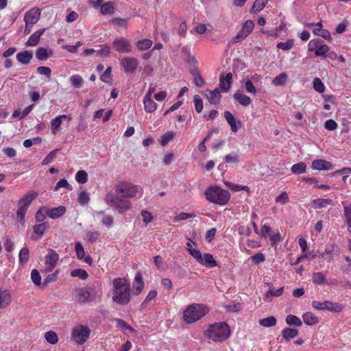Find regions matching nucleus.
I'll return each mask as SVG.
<instances>
[{"label":"nucleus","instance_id":"f257e3e1","mask_svg":"<svg viewBox=\"0 0 351 351\" xmlns=\"http://www.w3.org/2000/svg\"><path fill=\"white\" fill-rule=\"evenodd\" d=\"M112 285V300L120 305L128 304L131 299L130 282L125 278H117Z\"/></svg>","mask_w":351,"mask_h":351},{"label":"nucleus","instance_id":"f03ea898","mask_svg":"<svg viewBox=\"0 0 351 351\" xmlns=\"http://www.w3.org/2000/svg\"><path fill=\"white\" fill-rule=\"evenodd\" d=\"M204 335L214 342H222L230 337V329L226 322H216L208 326Z\"/></svg>","mask_w":351,"mask_h":351},{"label":"nucleus","instance_id":"7ed1b4c3","mask_svg":"<svg viewBox=\"0 0 351 351\" xmlns=\"http://www.w3.org/2000/svg\"><path fill=\"white\" fill-rule=\"evenodd\" d=\"M207 306L202 304H191L183 311V320L186 324H193L205 316L208 313Z\"/></svg>","mask_w":351,"mask_h":351},{"label":"nucleus","instance_id":"20e7f679","mask_svg":"<svg viewBox=\"0 0 351 351\" xmlns=\"http://www.w3.org/2000/svg\"><path fill=\"white\" fill-rule=\"evenodd\" d=\"M206 199L212 203L223 206L230 200V193L217 186H210L204 192Z\"/></svg>","mask_w":351,"mask_h":351},{"label":"nucleus","instance_id":"39448f33","mask_svg":"<svg viewBox=\"0 0 351 351\" xmlns=\"http://www.w3.org/2000/svg\"><path fill=\"white\" fill-rule=\"evenodd\" d=\"M104 199L108 205L117 210L119 214H124L132 208V204L129 199L117 194L108 193Z\"/></svg>","mask_w":351,"mask_h":351},{"label":"nucleus","instance_id":"423d86ee","mask_svg":"<svg viewBox=\"0 0 351 351\" xmlns=\"http://www.w3.org/2000/svg\"><path fill=\"white\" fill-rule=\"evenodd\" d=\"M38 195V194L37 192L32 191L26 193L23 197L19 201V208L16 212V215L21 223L25 221V216L27 208L31 204L32 202L37 197Z\"/></svg>","mask_w":351,"mask_h":351},{"label":"nucleus","instance_id":"0eeeda50","mask_svg":"<svg viewBox=\"0 0 351 351\" xmlns=\"http://www.w3.org/2000/svg\"><path fill=\"white\" fill-rule=\"evenodd\" d=\"M116 194L125 199L134 197L138 191V187L132 183L122 182L114 186Z\"/></svg>","mask_w":351,"mask_h":351},{"label":"nucleus","instance_id":"6e6552de","mask_svg":"<svg viewBox=\"0 0 351 351\" xmlns=\"http://www.w3.org/2000/svg\"><path fill=\"white\" fill-rule=\"evenodd\" d=\"M91 330L87 326L78 324L72 329L71 338L79 345L84 344L90 337Z\"/></svg>","mask_w":351,"mask_h":351},{"label":"nucleus","instance_id":"1a4fd4ad","mask_svg":"<svg viewBox=\"0 0 351 351\" xmlns=\"http://www.w3.org/2000/svg\"><path fill=\"white\" fill-rule=\"evenodd\" d=\"M311 305L313 308L318 311L327 310L330 312L340 313L343 309V306L338 302H332L331 301L319 302L314 300L312 302Z\"/></svg>","mask_w":351,"mask_h":351},{"label":"nucleus","instance_id":"9d476101","mask_svg":"<svg viewBox=\"0 0 351 351\" xmlns=\"http://www.w3.org/2000/svg\"><path fill=\"white\" fill-rule=\"evenodd\" d=\"M329 49V47L319 38L313 39L308 44V50L314 51L316 56L326 57Z\"/></svg>","mask_w":351,"mask_h":351},{"label":"nucleus","instance_id":"9b49d317","mask_svg":"<svg viewBox=\"0 0 351 351\" xmlns=\"http://www.w3.org/2000/svg\"><path fill=\"white\" fill-rule=\"evenodd\" d=\"M112 47L119 53H129L132 51L130 40L124 37L117 38L112 43Z\"/></svg>","mask_w":351,"mask_h":351},{"label":"nucleus","instance_id":"f8f14e48","mask_svg":"<svg viewBox=\"0 0 351 351\" xmlns=\"http://www.w3.org/2000/svg\"><path fill=\"white\" fill-rule=\"evenodd\" d=\"M77 300L81 304L88 303L95 299L93 289L91 287L81 288L77 290Z\"/></svg>","mask_w":351,"mask_h":351},{"label":"nucleus","instance_id":"ddd939ff","mask_svg":"<svg viewBox=\"0 0 351 351\" xmlns=\"http://www.w3.org/2000/svg\"><path fill=\"white\" fill-rule=\"evenodd\" d=\"M120 64L126 73H133L135 72L138 62L136 58L134 57H124L120 60Z\"/></svg>","mask_w":351,"mask_h":351},{"label":"nucleus","instance_id":"4468645a","mask_svg":"<svg viewBox=\"0 0 351 351\" xmlns=\"http://www.w3.org/2000/svg\"><path fill=\"white\" fill-rule=\"evenodd\" d=\"M59 254L53 250H50L49 254L45 257V265L46 270L51 271L56 266L59 260Z\"/></svg>","mask_w":351,"mask_h":351},{"label":"nucleus","instance_id":"2eb2a0df","mask_svg":"<svg viewBox=\"0 0 351 351\" xmlns=\"http://www.w3.org/2000/svg\"><path fill=\"white\" fill-rule=\"evenodd\" d=\"M40 17V10L38 8H33L25 14L24 21L27 25H34L38 21Z\"/></svg>","mask_w":351,"mask_h":351},{"label":"nucleus","instance_id":"dca6fc26","mask_svg":"<svg viewBox=\"0 0 351 351\" xmlns=\"http://www.w3.org/2000/svg\"><path fill=\"white\" fill-rule=\"evenodd\" d=\"M232 83V74L229 72L225 75L221 74L219 76V87L223 92H228Z\"/></svg>","mask_w":351,"mask_h":351},{"label":"nucleus","instance_id":"f3484780","mask_svg":"<svg viewBox=\"0 0 351 351\" xmlns=\"http://www.w3.org/2000/svg\"><path fill=\"white\" fill-rule=\"evenodd\" d=\"M333 167L330 162L326 161L324 159H316L312 162L311 168L315 170L323 171L330 170Z\"/></svg>","mask_w":351,"mask_h":351},{"label":"nucleus","instance_id":"a211bd4d","mask_svg":"<svg viewBox=\"0 0 351 351\" xmlns=\"http://www.w3.org/2000/svg\"><path fill=\"white\" fill-rule=\"evenodd\" d=\"M75 252L77 258L80 260H83L86 263L91 265L93 263L92 258L90 256L86 255L85 250L81 243L77 242L75 244Z\"/></svg>","mask_w":351,"mask_h":351},{"label":"nucleus","instance_id":"6ab92c4d","mask_svg":"<svg viewBox=\"0 0 351 351\" xmlns=\"http://www.w3.org/2000/svg\"><path fill=\"white\" fill-rule=\"evenodd\" d=\"M45 28H42L35 32L29 37L25 45L27 47L36 46L39 43L40 38L45 32Z\"/></svg>","mask_w":351,"mask_h":351},{"label":"nucleus","instance_id":"aec40b11","mask_svg":"<svg viewBox=\"0 0 351 351\" xmlns=\"http://www.w3.org/2000/svg\"><path fill=\"white\" fill-rule=\"evenodd\" d=\"M67 119L69 121H71L72 119L71 117L67 114H62L59 115L58 117H56L51 121V132L56 135L58 132V130L59 128L60 127L61 124L62 123V120Z\"/></svg>","mask_w":351,"mask_h":351},{"label":"nucleus","instance_id":"412c9836","mask_svg":"<svg viewBox=\"0 0 351 351\" xmlns=\"http://www.w3.org/2000/svg\"><path fill=\"white\" fill-rule=\"evenodd\" d=\"M224 117H225L226 120L227 121V122L228 123V124L230 125L231 131L234 133L237 132L239 128H238L237 124H238L239 126H241V121L239 120L236 121L234 117L229 111L224 112Z\"/></svg>","mask_w":351,"mask_h":351},{"label":"nucleus","instance_id":"4be33fe9","mask_svg":"<svg viewBox=\"0 0 351 351\" xmlns=\"http://www.w3.org/2000/svg\"><path fill=\"white\" fill-rule=\"evenodd\" d=\"M309 25H315L313 29V33L316 35L321 36L325 39H330V33L327 30L322 28V24L321 22L317 23H311Z\"/></svg>","mask_w":351,"mask_h":351},{"label":"nucleus","instance_id":"5701e85b","mask_svg":"<svg viewBox=\"0 0 351 351\" xmlns=\"http://www.w3.org/2000/svg\"><path fill=\"white\" fill-rule=\"evenodd\" d=\"M205 96L212 104H217L219 103L221 97L220 91L218 88H215L214 90H206Z\"/></svg>","mask_w":351,"mask_h":351},{"label":"nucleus","instance_id":"b1692460","mask_svg":"<svg viewBox=\"0 0 351 351\" xmlns=\"http://www.w3.org/2000/svg\"><path fill=\"white\" fill-rule=\"evenodd\" d=\"M144 287V282L141 273L138 272L135 275L133 282V292L135 295H139Z\"/></svg>","mask_w":351,"mask_h":351},{"label":"nucleus","instance_id":"393cba45","mask_svg":"<svg viewBox=\"0 0 351 351\" xmlns=\"http://www.w3.org/2000/svg\"><path fill=\"white\" fill-rule=\"evenodd\" d=\"M16 60L23 64H28L33 58V53L31 51L25 50L16 54Z\"/></svg>","mask_w":351,"mask_h":351},{"label":"nucleus","instance_id":"a878e982","mask_svg":"<svg viewBox=\"0 0 351 351\" xmlns=\"http://www.w3.org/2000/svg\"><path fill=\"white\" fill-rule=\"evenodd\" d=\"M234 99L243 106H248L252 103V99L247 95L241 91H236L233 95Z\"/></svg>","mask_w":351,"mask_h":351},{"label":"nucleus","instance_id":"bb28decb","mask_svg":"<svg viewBox=\"0 0 351 351\" xmlns=\"http://www.w3.org/2000/svg\"><path fill=\"white\" fill-rule=\"evenodd\" d=\"M202 265L213 268L217 266V262L213 258V256L210 253L204 254L202 257V261L199 263Z\"/></svg>","mask_w":351,"mask_h":351},{"label":"nucleus","instance_id":"cd10ccee","mask_svg":"<svg viewBox=\"0 0 351 351\" xmlns=\"http://www.w3.org/2000/svg\"><path fill=\"white\" fill-rule=\"evenodd\" d=\"M311 206L315 209L322 208L328 205H333V201L331 199L317 198L311 201Z\"/></svg>","mask_w":351,"mask_h":351},{"label":"nucleus","instance_id":"c85d7f7f","mask_svg":"<svg viewBox=\"0 0 351 351\" xmlns=\"http://www.w3.org/2000/svg\"><path fill=\"white\" fill-rule=\"evenodd\" d=\"M49 217L51 219H58L62 216L66 212V208L64 206H60L56 208H48Z\"/></svg>","mask_w":351,"mask_h":351},{"label":"nucleus","instance_id":"c756f323","mask_svg":"<svg viewBox=\"0 0 351 351\" xmlns=\"http://www.w3.org/2000/svg\"><path fill=\"white\" fill-rule=\"evenodd\" d=\"M304 322L308 326L315 325L319 323L318 317L311 312H306L302 315Z\"/></svg>","mask_w":351,"mask_h":351},{"label":"nucleus","instance_id":"7c9ffc66","mask_svg":"<svg viewBox=\"0 0 351 351\" xmlns=\"http://www.w3.org/2000/svg\"><path fill=\"white\" fill-rule=\"evenodd\" d=\"M97 215L103 217L101 221L102 225L105 226L108 228L112 227L114 222V219L112 216L106 215L105 212L104 210L97 212Z\"/></svg>","mask_w":351,"mask_h":351},{"label":"nucleus","instance_id":"2f4dec72","mask_svg":"<svg viewBox=\"0 0 351 351\" xmlns=\"http://www.w3.org/2000/svg\"><path fill=\"white\" fill-rule=\"evenodd\" d=\"M29 258V250L27 247H23L19 254V263L20 265H25Z\"/></svg>","mask_w":351,"mask_h":351},{"label":"nucleus","instance_id":"473e14b6","mask_svg":"<svg viewBox=\"0 0 351 351\" xmlns=\"http://www.w3.org/2000/svg\"><path fill=\"white\" fill-rule=\"evenodd\" d=\"M145 110L148 113L154 112L156 109V104L151 97H144L143 99Z\"/></svg>","mask_w":351,"mask_h":351},{"label":"nucleus","instance_id":"72a5a7b5","mask_svg":"<svg viewBox=\"0 0 351 351\" xmlns=\"http://www.w3.org/2000/svg\"><path fill=\"white\" fill-rule=\"evenodd\" d=\"M282 336L287 341L295 337L298 335V330L295 328H285L282 330Z\"/></svg>","mask_w":351,"mask_h":351},{"label":"nucleus","instance_id":"f704fd0d","mask_svg":"<svg viewBox=\"0 0 351 351\" xmlns=\"http://www.w3.org/2000/svg\"><path fill=\"white\" fill-rule=\"evenodd\" d=\"M152 44L153 42L152 40L145 38L137 41L136 45L138 50L145 51L149 49L152 47Z\"/></svg>","mask_w":351,"mask_h":351},{"label":"nucleus","instance_id":"c9c22d12","mask_svg":"<svg viewBox=\"0 0 351 351\" xmlns=\"http://www.w3.org/2000/svg\"><path fill=\"white\" fill-rule=\"evenodd\" d=\"M291 171L293 174H302L306 171V165L304 162H300L294 164L291 167Z\"/></svg>","mask_w":351,"mask_h":351},{"label":"nucleus","instance_id":"e433bc0d","mask_svg":"<svg viewBox=\"0 0 351 351\" xmlns=\"http://www.w3.org/2000/svg\"><path fill=\"white\" fill-rule=\"evenodd\" d=\"M114 12L113 3L110 1L103 3L100 8V12L103 15L112 14Z\"/></svg>","mask_w":351,"mask_h":351},{"label":"nucleus","instance_id":"4c0bfd02","mask_svg":"<svg viewBox=\"0 0 351 351\" xmlns=\"http://www.w3.org/2000/svg\"><path fill=\"white\" fill-rule=\"evenodd\" d=\"M259 324L263 327H271L276 325L277 321L275 317L269 316L259 319Z\"/></svg>","mask_w":351,"mask_h":351},{"label":"nucleus","instance_id":"58836bf2","mask_svg":"<svg viewBox=\"0 0 351 351\" xmlns=\"http://www.w3.org/2000/svg\"><path fill=\"white\" fill-rule=\"evenodd\" d=\"M287 77V74L285 72H282L273 79L272 84L275 86H282L285 84Z\"/></svg>","mask_w":351,"mask_h":351},{"label":"nucleus","instance_id":"ea45409f","mask_svg":"<svg viewBox=\"0 0 351 351\" xmlns=\"http://www.w3.org/2000/svg\"><path fill=\"white\" fill-rule=\"evenodd\" d=\"M312 281L316 285H322L326 282V278L322 272H314Z\"/></svg>","mask_w":351,"mask_h":351},{"label":"nucleus","instance_id":"a19ab883","mask_svg":"<svg viewBox=\"0 0 351 351\" xmlns=\"http://www.w3.org/2000/svg\"><path fill=\"white\" fill-rule=\"evenodd\" d=\"M176 136V132L173 131H168L161 136L160 144L162 146L167 145L169 141H172Z\"/></svg>","mask_w":351,"mask_h":351},{"label":"nucleus","instance_id":"79ce46f5","mask_svg":"<svg viewBox=\"0 0 351 351\" xmlns=\"http://www.w3.org/2000/svg\"><path fill=\"white\" fill-rule=\"evenodd\" d=\"M71 277H78L81 280H86L88 277L87 271L83 269H75L71 272Z\"/></svg>","mask_w":351,"mask_h":351},{"label":"nucleus","instance_id":"37998d69","mask_svg":"<svg viewBox=\"0 0 351 351\" xmlns=\"http://www.w3.org/2000/svg\"><path fill=\"white\" fill-rule=\"evenodd\" d=\"M49 224L47 222H44L40 224L35 225L33 228L34 232L39 236L40 238L46 229L48 228Z\"/></svg>","mask_w":351,"mask_h":351},{"label":"nucleus","instance_id":"c03bdc74","mask_svg":"<svg viewBox=\"0 0 351 351\" xmlns=\"http://www.w3.org/2000/svg\"><path fill=\"white\" fill-rule=\"evenodd\" d=\"M47 215H49L48 208L45 206L41 207L36 212V219L39 222H42L46 219Z\"/></svg>","mask_w":351,"mask_h":351},{"label":"nucleus","instance_id":"a18cd8bd","mask_svg":"<svg viewBox=\"0 0 351 351\" xmlns=\"http://www.w3.org/2000/svg\"><path fill=\"white\" fill-rule=\"evenodd\" d=\"M286 322L288 325L301 326L302 322L299 317L293 315H289L286 317Z\"/></svg>","mask_w":351,"mask_h":351},{"label":"nucleus","instance_id":"49530a36","mask_svg":"<svg viewBox=\"0 0 351 351\" xmlns=\"http://www.w3.org/2000/svg\"><path fill=\"white\" fill-rule=\"evenodd\" d=\"M267 1L268 0H256L252 7L251 12L256 13L261 11L265 6Z\"/></svg>","mask_w":351,"mask_h":351},{"label":"nucleus","instance_id":"de8ad7c7","mask_svg":"<svg viewBox=\"0 0 351 351\" xmlns=\"http://www.w3.org/2000/svg\"><path fill=\"white\" fill-rule=\"evenodd\" d=\"M46 341L51 344H56L58 341V335L53 330H49L45 334Z\"/></svg>","mask_w":351,"mask_h":351},{"label":"nucleus","instance_id":"09e8293b","mask_svg":"<svg viewBox=\"0 0 351 351\" xmlns=\"http://www.w3.org/2000/svg\"><path fill=\"white\" fill-rule=\"evenodd\" d=\"M36 57L38 60L44 61L47 60L49 56L47 49L44 47H39L36 51Z\"/></svg>","mask_w":351,"mask_h":351},{"label":"nucleus","instance_id":"8fccbe9b","mask_svg":"<svg viewBox=\"0 0 351 351\" xmlns=\"http://www.w3.org/2000/svg\"><path fill=\"white\" fill-rule=\"evenodd\" d=\"M70 81L72 86L77 88H80L82 86L84 82L82 77L78 74L73 75L70 77Z\"/></svg>","mask_w":351,"mask_h":351},{"label":"nucleus","instance_id":"3c124183","mask_svg":"<svg viewBox=\"0 0 351 351\" xmlns=\"http://www.w3.org/2000/svg\"><path fill=\"white\" fill-rule=\"evenodd\" d=\"M313 86L315 90L319 93H323L325 90V86L319 77H315L313 79Z\"/></svg>","mask_w":351,"mask_h":351},{"label":"nucleus","instance_id":"603ef678","mask_svg":"<svg viewBox=\"0 0 351 351\" xmlns=\"http://www.w3.org/2000/svg\"><path fill=\"white\" fill-rule=\"evenodd\" d=\"M75 180L80 184H85L88 181V174L84 170L78 171L75 174Z\"/></svg>","mask_w":351,"mask_h":351},{"label":"nucleus","instance_id":"864d4df0","mask_svg":"<svg viewBox=\"0 0 351 351\" xmlns=\"http://www.w3.org/2000/svg\"><path fill=\"white\" fill-rule=\"evenodd\" d=\"M158 295V293L156 290H152L149 292L147 294L146 298L144 300V301L141 303V308H145L148 304L154 300Z\"/></svg>","mask_w":351,"mask_h":351},{"label":"nucleus","instance_id":"5fc2aeb1","mask_svg":"<svg viewBox=\"0 0 351 351\" xmlns=\"http://www.w3.org/2000/svg\"><path fill=\"white\" fill-rule=\"evenodd\" d=\"M129 19H121V18H113L110 20V23L113 25H117V26L127 28L128 25Z\"/></svg>","mask_w":351,"mask_h":351},{"label":"nucleus","instance_id":"6e6d98bb","mask_svg":"<svg viewBox=\"0 0 351 351\" xmlns=\"http://www.w3.org/2000/svg\"><path fill=\"white\" fill-rule=\"evenodd\" d=\"M112 68L108 66L104 73L101 75L100 80L105 83H110L112 81Z\"/></svg>","mask_w":351,"mask_h":351},{"label":"nucleus","instance_id":"4d7b16f0","mask_svg":"<svg viewBox=\"0 0 351 351\" xmlns=\"http://www.w3.org/2000/svg\"><path fill=\"white\" fill-rule=\"evenodd\" d=\"M284 291V288L280 287L276 290H274V289H269V290L266 293V298H271L272 297H278L280 296Z\"/></svg>","mask_w":351,"mask_h":351},{"label":"nucleus","instance_id":"13d9d810","mask_svg":"<svg viewBox=\"0 0 351 351\" xmlns=\"http://www.w3.org/2000/svg\"><path fill=\"white\" fill-rule=\"evenodd\" d=\"M344 217L348 227L351 228V204L343 206Z\"/></svg>","mask_w":351,"mask_h":351},{"label":"nucleus","instance_id":"bf43d9fd","mask_svg":"<svg viewBox=\"0 0 351 351\" xmlns=\"http://www.w3.org/2000/svg\"><path fill=\"white\" fill-rule=\"evenodd\" d=\"M31 279L36 285H40L41 284V276L37 269H34L32 270Z\"/></svg>","mask_w":351,"mask_h":351},{"label":"nucleus","instance_id":"052dcab7","mask_svg":"<svg viewBox=\"0 0 351 351\" xmlns=\"http://www.w3.org/2000/svg\"><path fill=\"white\" fill-rule=\"evenodd\" d=\"M100 236L97 231H89L86 234V239L90 243H95Z\"/></svg>","mask_w":351,"mask_h":351},{"label":"nucleus","instance_id":"680f3d73","mask_svg":"<svg viewBox=\"0 0 351 351\" xmlns=\"http://www.w3.org/2000/svg\"><path fill=\"white\" fill-rule=\"evenodd\" d=\"M293 46V40H287L286 42H281L277 44V48L282 49L284 51H287L291 49Z\"/></svg>","mask_w":351,"mask_h":351},{"label":"nucleus","instance_id":"e2e57ef3","mask_svg":"<svg viewBox=\"0 0 351 351\" xmlns=\"http://www.w3.org/2000/svg\"><path fill=\"white\" fill-rule=\"evenodd\" d=\"M269 237V240H270L271 244L273 246L276 245L278 243L281 242L282 241V239H283L281 237V235H280L279 232H276V233H274L272 232V233L270 234V236Z\"/></svg>","mask_w":351,"mask_h":351},{"label":"nucleus","instance_id":"0e129e2a","mask_svg":"<svg viewBox=\"0 0 351 351\" xmlns=\"http://www.w3.org/2000/svg\"><path fill=\"white\" fill-rule=\"evenodd\" d=\"M114 321L117 324V326L123 330H128L130 331H132L134 330L131 326H130L128 323L121 319L117 318L115 319Z\"/></svg>","mask_w":351,"mask_h":351},{"label":"nucleus","instance_id":"69168bd1","mask_svg":"<svg viewBox=\"0 0 351 351\" xmlns=\"http://www.w3.org/2000/svg\"><path fill=\"white\" fill-rule=\"evenodd\" d=\"M271 233H272V230H271V227L269 225H267L266 223L262 224L261 230L259 233V234L261 235V237L266 238L267 237H269Z\"/></svg>","mask_w":351,"mask_h":351},{"label":"nucleus","instance_id":"338daca9","mask_svg":"<svg viewBox=\"0 0 351 351\" xmlns=\"http://www.w3.org/2000/svg\"><path fill=\"white\" fill-rule=\"evenodd\" d=\"M194 104H195V110L197 112H201L203 110V101L200 96L196 95L194 96Z\"/></svg>","mask_w":351,"mask_h":351},{"label":"nucleus","instance_id":"774afa93","mask_svg":"<svg viewBox=\"0 0 351 351\" xmlns=\"http://www.w3.org/2000/svg\"><path fill=\"white\" fill-rule=\"evenodd\" d=\"M252 261L255 265H258L265 261V255L261 252H258L254 256H251Z\"/></svg>","mask_w":351,"mask_h":351}]
</instances>
